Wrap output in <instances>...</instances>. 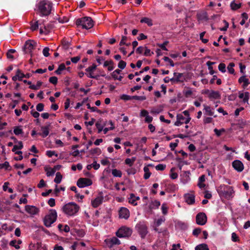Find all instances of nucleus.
<instances>
[{
  "label": "nucleus",
  "instance_id": "f257e3e1",
  "mask_svg": "<svg viewBox=\"0 0 250 250\" xmlns=\"http://www.w3.org/2000/svg\"><path fill=\"white\" fill-rule=\"evenodd\" d=\"M79 210L80 207L74 202L66 203L62 208V212L68 217L76 215Z\"/></svg>",
  "mask_w": 250,
  "mask_h": 250
},
{
  "label": "nucleus",
  "instance_id": "f03ea898",
  "mask_svg": "<svg viewBox=\"0 0 250 250\" xmlns=\"http://www.w3.org/2000/svg\"><path fill=\"white\" fill-rule=\"evenodd\" d=\"M52 4L47 0H42L38 4V10L40 12L42 16H47L51 13Z\"/></svg>",
  "mask_w": 250,
  "mask_h": 250
},
{
  "label": "nucleus",
  "instance_id": "7ed1b4c3",
  "mask_svg": "<svg viewBox=\"0 0 250 250\" xmlns=\"http://www.w3.org/2000/svg\"><path fill=\"white\" fill-rule=\"evenodd\" d=\"M76 24L77 26H81L83 28L86 29L91 28L94 25L92 19L87 17L77 19Z\"/></svg>",
  "mask_w": 250,
  "mask_h": 250
},
{
  "label": "nucleus",
  "instance_id": "20e7f679",
  "mask_svg": "<svg viewBox=\"0 0 250 250\" xmlns=\"http://www.w3.org/2000/svg\"><path fill=\"white\" fill-rule=\"evenodd\" d=\"M57 213L55 210L51 209L49 212L47 214L44 219V224L46 227H50L56 220Z\"/></svg>",
  "mask_w": 250,
  "mask_h": 250
},
{
  "label": "nucleus",
  "instance_id": "39448f33",
  "mask_svg": "<svg viewBox=\"0 0 250 250\" xmlns=\"http://www.w3.org/2000/svg\"><path fill=\"white\" fill-rule=\"evenodd\" d=\"M132 234V230L124 226L120 228L116 232L117 237L119 238L128 237Z\"/></svg>",
  "mask_w": 250,
  "mask_h": 250
},
{
  "label": "nucleus",
  "instance_id": "423d86ee",
  "mask_svg": "<svg viewBox=\"0 0 250 250\" xmlns=\"http://www.w3.org/2000/svg\"><path fill=\"white\" fill-rule=\"evenodd\" d=\"M136 228L141 238H144L148 233L147 227L146 225L143 223H139L137 224Z\"/></svg>",
  "mask_w": 250,
  "mask_h": 250
},
{
  "label": "nucleus",
  "instance_id": "0eeeda50",
  "mask_svg": "<svg viewBox=\"0 0 250 250\" xmlns=\"http://www.w3.org/2000/svg\"><path fill=\"white\" fill-rule=\"evenodd\" d=\"M176 118L177 120L175 122L174 125L177 126H180L184 123L187 124L190 122L191 120V118L190 117L186 118L181 114H177Z\"/></svg>",
  "mask_w": 250,
  "mask_h": 250
},
{
  "label": "nucleus",
  "instance_id": "6e6552de",
  "mask_svg": "<svg viewBox=\"0 0 250 250\" xmlns=\"http://www.w3.org/2000/svg\"><path fill=\"white\" fill-rule=\"evenodd\" d=\"M96 68L97 65L95 64H93L91 66H89L85 69L86 75L88 78L97 79L99 75H95L94 73V71L96 70Z\"/></svg>",
  "mask_w": 250,
  "mask_h": 250
},
{
  "label": "nucleus",
  "instance_id": "1a4fd4ad",
  "mask_svg": "<svg viewBox=\"0 0 250 250\" xmlns=\"http://www.w3.org/2000/svg\"><path fill=\"white\" fill-rule=\"evenodd\" d=\"M104 200V195L102 192L98 194V195L93 200L91 201V206L96 208L101 205Z\"/></svg>",
  "mask_w": 250,
  "mask_h": 250
},
{
  "label": "nucleus",
  "instance_id": "9d476101",
  "mask_svg": "<svg viewBox=\"0 0 250 250\" xmlns=\"http://www.w3.org/2000/svg\"><path fill=\"white\" fill-rule=\"evenodd\" d=\"M207 221V217L205 213L200 212L196 216V223L201 226L206 224Z\"/></svg>",
  "mask_w": 250,
  "mask_h": 250
},
{
  "label": "nucleus",
  "instance_id": "9b49d317",
  "mask_svg": "<svg viewBox=\"0 0 250 250\" xmlns=\"http://www.w3.org/2000/svg\"><path fill=\"white\" fill-rule=\"evenodd\" d=\"M130 216L129 210L125 207H121L119 210V217L121 219L127 220Z\"/></svg>",
  "mask_w": 250,
  "mask_h": 250
},
{
  "label": "nucleus",
  "instance_id": "f8f14e48",
  "mask_svg": "<svg viewBox=\"0 0 250 250\" xmlns=\"http://www.w3.org/2000/svg\"><path fill=\"white\" fill-rule=\"evenodd\" d=\"M92 184V181L88 178H80L77 183V186L80 188L90 186Z\"/></svg>",
  "mask_w": 250,
  "mask_h": 250
},
{
  "label": "nucleus",
  "instance_id": "ddd939ff",
  "mask_svg": "<svg viewBox=\"0 0 250 250\" xmlns=\"http://www.w3.org/2000/svg\"><path fill=\"white\" fill-rule=\"evenodd\" d=\"M52 27L49 24H45L43 20V23L40 25V33L42 35H47L51 30Z\"/></svg>",
  "mask_w": 250,
  "mask_h": 250
},
{
  "label": "nucleus",
  "instance_id": "4468645a",
  "mask_svg": "<svg viewBox=\"0 0 250 250\" xmlns=\"http://www.w3.org/2000/svg\"><path fill=\"white\" fill-rule=\"evenodd\" d=\"M190 173L189 171H184V172L181 175L180 180L183 184L185 185L190 181Z\"/></svg>",
  "mask_w": 250,
  "mask_h": 250
},
{
  "label": "nucleus",
  "instance_id": "2eb2a0df",
  "mask_svg": "<svg viewBox=\"0 0 250 250\" xmlns=\"http://www.w3.org/2000/svg\"><path fill=\"white\" fill-rule=\"evenodd\" d=\"M105 242L108 246L110 248L112 247L114 245H118L121 244L120 241L116 237L107 239L105 240Z\"/></svg>",
  "mask_w": 250,
  "mask_h": 250
},
{
  "label": "nucleus",
  "instance_id": "dca6fc26",
  "mask_svg": "<svg viewBox=\"0 0 250 250\" xmlns=\"http://www.w3.org/2000/svg\"><path fill=\"white\" fill-rule=\"evenodd\" d=\"M25 211L29 214L34 215L37 214L39 211V209L34 206L26 205L25 207Z\"/></svg>",
  "mask_w": 250,
  "mask_h": 250
},
{
  "label": "nucleus",
  "instance_id": "f3484780",
  "mask_svg": "<svg viewBox=\"0 0 250 250\" xmlns=\"http://www.w3.org/2000/svg\"><path fill=\"white\" fill-rule=\"evenodd\" d=\"M184 198L186 202L188 205H192L195 203V196L193 194H186Z\"/></svg>",
  "mask_w": 250,
  "mask_h": 250
},
{
  "label": "nucleus",
  "instance_id": "a211bd4d",
  "mask_svg": "<svg viewBox=\"0 0 250 250\" xmlns=\"http://www.w3.org/2000/svg\"><path fill=\"white\" fill-rule=\"evenodd\" d=\"M140 116L145 117V121L146 123H150L152 121V117L149 116L148 115V112L145 109L141 111Z\"/></svg>",
  "mask_w": 250,
  "mask_h": 250
},
{
  "label": "nucleus",
  "instance_id": "6ab92c4d",
  "mask_svg": "<svg viewBox=\"0 0 250 250\" xmlns=\"http://www.w3.org/2000/svg\"><path fill=\"white\" fill-rule=\"evenodd\" d=\"M43 23V20H40L38 21H31L30 25V29L32 31H36L38 29H40V25H42V24Z\"/></svg>",
  "mask_w": 250,
  "mask_h": 250
},
{
  "label": "nucleus",
  "instance_id": "aec40b11",
  "mask_svg": "<svg viewBox=\"0 0 250 250\" xmlns=\"http://www.w3.org/2000/svg\"><path fill=\"white\" fill-rule=\"evenodd\" d=\"M140 197L139 196H135L134 194L131 193L129 195V197H128V203L133 206H137V201L140 200Z\"/></svg>",
  "mask_w": 250,
  "mask_h": 250
},
{
  "label": "nucleus",
  "instance_id": "412c9836",
  "mask_svg": "<svg viewBox=\"0 0 250 250\" xmlns=\"http://www.w3.org/2000/svg\"><path fill=\"white\" fill-rule=\"evenodd\" d=\"M171 81L176 82H183L185 80L184 75L183 73H174V78L171 79Z\"/></svg>",
  "mask_w": 250,
  "mask_h": 250
},
{
  "label": "nucleus",
  "instance_id": "4be33fe9",
  "mask_svg": "<svg viewBox=\"0 0 250 250\" xmlns=\"http://www.w3.org/2000/svg\"><path fill=\"white\" fill-rule=\"evenodd\" d=\"M36 46V42L31 40H28L25 42L24 44L25 49L28 51L30 52L34 49Z\"/></svg>",
  "mask_w": 250,
  "mask_h": 250
},
{
  "label": "nucleus",
  "instance_id": "5701e85b",
  "mask_svg": "<svg viewBox=\"0 0 250 250\" xmlns=\"http://www.w3.org/2000/svg\"><path fill=\"white\" fill-rule=\"evenodd\" d=\"M160 205L161 203L160 201L155 200L154 201H152L150 203L148 206V208L150 210L157 209L159 208Z\"/></svg>",
  "mask_w": 250,
  "mask_h": 250
},
{
  "label": "nucleus",
  "instance_id": "b1692460",
  "mask_svg": "<svg viewBox=\"0 0 250 250\" xmlns=\"http://www.w3.org/2000/svg\"><path fill=\"white\" fill-rule=\"evenodd\" d=\"M23 147L22 143L21 141L18 142V144L14 145L12 149V151L15 152L17 154H22L21 151H16L17 149H21Z\"/></svg>",
  "mask_w": 250,
  "mask_h": 250
},
{
  "label": "nucleus",
  "instance_id": "393cba45",
  "mask_svg": "<svg viewBox=\"0 0 250 250\" xmlns=\"http://www.w3.org/2000/svg\"><path fill=\"white\" fill-rule=\"evenodd\" d=\"M208 95L209 98L213 99H219L220 97L219 92L216 91H208Z\"/></svg>",
  "mask_w": 250,
  "mask_h": 250
},
{
  "label": "nucleus",
  "instance_id": "a878e982",
  "mask_svg": "<svg viewBox=\"0 0 250 250\" xmlns=\"http://www.w3.org/2000/svg\"><path fill=\"white\" fill-rule=\"evenodd\" d=\"M41 130L42 131V133H38L39 135L42 136L43 138H45L48 135L49 133L48 126H42L41 127Z\"/></svg>",
  "mask_w": 250,
  "mask_h": 250
},
{
  "label": "nucleus",
  "instance_id": "bb28decb",
  "mask_svg": "<svg viewBox=\"0 0 250 250\" xmlns=\"http://www.w3.org/2000/svg\"><path fill=\"white\" fill-rule=\"evenodd\" d=\"M238 82L240 83H243V84L242 85L243 87L247 86L250 83L249 79L246 78L245 76H241L239 79Z\"/></svg>",
  "mask_w": 250,
  "mask_h": 250
},
{
  "label": "nucleus",
  "instance_id": "cd10ccee",
  "mask_svg": "<svg viewBox=\"0 0 250 250\" xmlns=\"http://www.w3.org/2000/svg\"><path fill=\"white\" fill-rule=\"evenodd\" d=\"M205 181V176L204 175H201L198 179V186L201 189L205 188L206 185L204 184Z\"/></svg>",
  "mask_w": 250,
  "mask_h": 250
},
{
  "label": "nucleus",
  "instance_id": "c85d7f7f",
  "mask_svg": "<svg viewBox=\"0 0 250 250\" xmlns=\"http://www.w3.org/2000/svg\"><path fill=\"white\" fill-rule=\"evenodd\" d=\"M249 93L246 92L244 93H241L239 95V98L243 100L244 103H248L249 99Z\"/></svg>",
  "mask_w": 250,
  "mask_h": 250
},
{
  "label": "nucleus",
  "instance_id": "c756f323",
  "mask_svg": "<svg viewBox=\"0 0 250 250\" xmlns=\"http://www.w3.org/2000/svg\"><path fill=\"white\" fill-rule=\"evenodd\" d=\"M244 169V165L239 160H235V170L238 172H241Z\"/></svg>",
  "mask_w": 250,
  "mask_h": 250
},
{
  "label": "nucleus",
  "instance_id": "7c9ffc66",
  "mask_svg": "<svg viewBox=\"0 0 250 250\" xmlns=\"http://www.w3.org/2000/svg\"><path fill=\"white\" fill-rule=\"evenodd\" d=\"M204 108L206 114L209 116H214V117H216V115H214V112L213 109L209 106L204 105Z\"/></svg>",
  "mask_w": 250,
  "mask_h": 250
},
{
  "label": "nucleus",
  "instance_id": "2f4dec72",
  "mask_svg": "<svg viewBox=\"0 0 250 250\" xmlns=\"http://www.w3.org/2000/svg\"><path fill=\"white\" fill-rule=\"evenodd\" d=\"M104 66L107 67L108 70L111 71L114 69L113 62L112 61H105L104 63Z\"/></svg>",
  "mask_w": 250,
  "mask_h": 250
},
{
  "label": "nucleus",
  "instance_id": "473e14b6",
  "mask_svg": "<svg viewBox=\"0 0 250 250\" xmlns=\"http://www.w3.org/2000/svg\"><path fill=\"white\" fill-rule=\"evenodd\" d=\"M183 94L186 97H189L192 95L193 91L191 88L185 87L183 90Z\"/></svg>",
  "mask_w": 250,
  "mask_h": 250
},
{
  "label": "nucleus",
  "instance_id": "72a5a7b5",
  "mask_svg": "<svg viewBox=\"0 0 250 250\" xmlns=\"http://www.w3.org/2000/svg\"><path fill=\"white\" fill-rule=\"evenodd\" d=\"M176 161L178 162V167L179 168L180 170L182 169V167L184 165H188V163L181 158H176Z\"/></svg>",
  "mask_w": 250,
  "mask_h": 250
},
{
  "label": "nucleus",
  "instance_id": "f704fd0d",
  "mask_svg": "<svg viewBox=\"0 0 250 250\" xmlns=\"http://www.w3.org/2000/svg\"><path fill=\"white\" fill-rule=\"evenodd\" d=\"M140 22L141 23H145L149 26H151L153 25L152 20L147 17H144L142 18Z\"/></svg>",
  "mask_w": 250,
  "mask_h": 250
},
{
  "label": "nucleus",
  "instance_id": "c9c22d12",
  "mask_svg": "<svg viewBox=\"0 0 250 250\" xmlns=\"http://www.w3.org/2000/svg\"><path fill=\"white\" fill-rule=\"evenodd\" d=\"M28 84H30V85L29 86L30 88L33 90H38L40 88L41 86L42 85V82L38 81L37 82L36 84H31V83L29 82Z\"/></svg>",
  "mask_w": 250,
  "mask_h": 250
},
{
  "label": "nucleus",
  "instance_id": "e433bc0d",
  "mask_svg": "<svg viewBox=\"0 0 250 250\" xmlns=\"http://www.w3.org/2000/svg\"><path fill=\"white\" fill-rule=\"evenodd\" d=\"M195 250H209L208 245L206 244H201L197 245L195 248Z\"/></svg>",
  "mask_w": 250,
  "mask_h": 250
},
{
  "label": "nucleus",
  "instance_id": "4c0bfd02",
  "mask_svg": "<svg viewBox=\"0 0 250 250\" xmlns=\"http://www.w3.org/2000/svg\"><path fill=\"white\" fill-rule=\"evenodd\" d=\"M136 158L135 157H133L132 158H126L125 160V163L126 165H128L130 167H131L134 162L136 161Z\"/></svg>",
  "mask_w": 250,
  "mask_h": 250
},
{
  "label": "nucleus",
  "instance_id": "58836bf2",
  "mask_svg": "<svg viewBox=\"0 0 250 250\" xmlns=\"http://www.w3.org/2000/svg\"><path fill=\"white\" fill-rule=\"evenodd\" d=\"M112 175L116 177H121L122 176V171L117 169H113L112 170Z\"/></svg>",
  "mask_w": 250,
  "mask_h": 250
},
{
  "label": "nucleus",
  "instance_id": "ea45409f",
  "mask_svg": "<svg viewBox=\"0 0 250 250\" xmlns=\"http://www.w3.org/2000/svg\"><path fill=\"white\" fill-rule=\"evenodd\" d=\"M65 69V65L64 63L61 64L58 68L55 71V73L57 74L60 75L62 73V70Z\"/></svg>",
  "mask_w": 250,
  "mask_h": 250
},
{
  "label": "nucleus",
  "instance_id": "a19ab883",
  "mask_svg": "<svg viewBox=\"0 0 250 250\" xmlns=\"http://www.w3.org/2000/svg\"><path fill=\"white\" fill-rule=\"evenodd\" d=\"M14 133L16 135H19L23 133V131L21 126H16L14 129Z\"/></svg>",
  "mask_w": 250,
  "mask_h": 250
},
{
  "label": "nucleus",
  "instance_id": "79ce46f5",
  "mask_svg": "<svg viewBox=\"0 0 250 250\" xmlns=\"http://www.w3.org/2000/svg\"><path fill=\"white\" fill-rule=\"evenodd\" d=\"M62 179V175L60 172H57L56 174V177L54 179V182L57 184H59L61 182Z\"/></svg>",
  "mask_w": 250,
  "mask_h": 250
},
{
  "label": "nucleus",
  "instance_id": "37998d69",
  "mask_svg": "<svg viewBox=\"0 0 250 250\" xmlns=\"http://www.w3.org/2000/svg\"><path fill=\"white\" fill-rule=\"evenodd\" d=\"M45 170L46 172V175L48 177L54 175L56 172L54 168H45Z\"/></svg>",
  "mask_w": 250,
  "mask_h": 250
},
{
  "label": "nucleus",
  "instance_id": "c03bdc74",
  "mask_svg": "<svg viewBox=\"0 0 250 250\" xmlns=\"http://www.w3.org/2000/svg\"><path fill=\"white\" fill-rule=\"evenodd\" d=\"M234 66V64L233 62L230 63L227 67V69L228 72L230 74H233L234 72V70L233 69V67Z\"/></svg>",
  "mask_w": 250,
  "mask_h": 250
},
{
  "label": "nucleus",
  "instance_id": "a18cd8bd",
  "mask_svg": "<svg viewBox=\"0 0 250 250\" xmlns=\"http://www.w3.org/2000/svg\"><path fill=\"white\" fill-rule=\"evenodd\" d=\"M110 126L109 127H105L103 129L104 134H106L109 130H113L114 128V125L112 121L109 122Z\"/></svg>",
  "mask_w": 250,
  "mask_h": 250
},
{
  "label": "nucleus",
  "instance_id": "49530a36",
  "mask_svg": "<svg viewBox=\"0 0 250 250\" xmlns=\"http://www.w3.org/2000/svg\"><path fill=\"white\" fill-rule=\"evenodd\" d=\"M174 170H175L174 168H172L170 169V177L172 179H177L178 177V174L176 172H174Z\"/></svg>",
  "mask_w": 250,
  "mask_h": 250
},
{
  "label": "nucleus",
  "instance_id": "de8ad7c7",
  "mask_svg": "<svg viewBox=\"0 0 250 250\" xmlns=\"http://www.w3.org/2000/svg\"><path fill=\"white\" fill-rule=\"evenodd\" d=\"M90 152L92 154H97L98 155H100L101 153V150L98 147H96L91 149Z\"/></svg>",
  "mask_w": 250,
  "mask_h": 250
},
{
  "label": "nucleus",
  "instance_id": "09e8293b",
  "mask_svg": "<svg viewBox=\"0 0 250 250\" xmlns=\"http://www.w3.org/2000/svg\"><path fill=\"white\" fill-rule=\"evenodd\" d=\"M162 211L163 214L166 215L167 213L168 208L166 203H163L161 207Z\"/></svg>",
  "mask_w": 250,
  "mask_h": 250
},
{
  "label": "nucleus",
  "instance_id": "8fccbe9b",
  "mask_svg": "<svg viewBox=\"0 0 250 250\" xmlns=\"http://www.w3.org/2000/svg\"><path fill=\"white\" fill-rule=\"evenodd\" d=\"M165 221V218L163 217L159 218L155 222V225L156 227H159L163 222Z\"/></svg>",
  "mask_w": 250,
  "mask_h": 250
},
{
  "label": "nucleus",
  "instance_id": "3c124183",
  "mask_svg": "<svg viewBox=\"0 0 250 250\" xmlns=\"http://www.w3.org/2000/svg\"><path fill=\"white\" fill-rule=\"evenodd\" d=\"M153 54V52H151L149 49H148L147 47L145 46L144 55L145 56H151Z\"/></svg>",
  "mask_w": 250,
  "mask_h": 250
},
{
  "label": "nucleus",
  "instance_id": "603ef678",
  "mask_svg": "<svg viewBox=\"0 0 250 250\" xmlns=\"http://www.w3.org/2000/svg\"><path fill=\"white\" fill-rule=\"evenodd\" d=\"M9 244L11 246L14 247L17 250H19L20 248V246H19V245H17V240H12L10 242Z\"/></svg>",
  "mask_w": 250,
  "mask_h": 250
},
{
  "label": "nucleus",
  "instance_id": "864d4df0",
  "mask_svg": "<svg viewBox=\"0 0 250 250\" xmlns=\"http://www.w3.org/2000/svg\"><path fill=\"white\" fill-rule=\"evenodd\" d=\"M225 131V130L224 128H222L219 130L217 129V128H215L214 129V132L218 137L220 136L222 134V133L224 132Z\"/></svg>",
  "mask_w": 250,
  "mask_h": 250
},
{
  "label": "nucleus",
  "instance_id": "5fc2aeb1",
  "mask_svg": "<svg viewBox=\"0 0 250 250\" xmlns=\"http://www.w3.org/2000/svg\"><path fill=\"white\" fill-rule=\"evenodd\" d=\"M242 17L243 19L240 23L241 25H243L245 23L246 20H247L248 19V16L246 13H243L242 14Z\"/></svg>",
  "mask_w": 250,
  "mask_h": 250
},
{
  "label": "nucleus",
  "instance_id": "6e6d98bb",
  "mask_svg": "<svg viewBox=\"0 0 250 250\" xmlns=\"http://www.w3.org/2000/svg\"><path fill=\"white\" fill-rule=\"evenodd\" d=\"M46 154L49 157H51L53 155H55L56 157H58V154L56 153L55 151L52 150H47L46 152Z\"/></svg>",
  "mask_w": 250,
  "mask_h": 250
},
{
  "label": "nucleus",
  "instance_id": "4d7b16f0",
  "mask_svg": "<svg viewBox=\"0 0 250 250\" xmlns=\"http://www.w3.org/2000/svg\"><path fill=\"white\" fill-rule=\"evenodd\" d=\"M17 76H18V80H21L24 77H26L25 75L23 74L20 70H18L17 71Z\"/></svg>",
  "mask_w": 250,
  "mask_h": 250
},
{
  "label": "nucleus",
  "instance_id": "13d9d810",
  "mask_svg": "<svg viewBox=\"0 0 250 250\" xmlns=\"http://www.w3.org/2000/svg\"><path fill=\"white\" fill-rule=\"evenodd\" d=\"M121 99L125 101L133 100L132 96L125 94L122 95L121 97Z\"/></svg>",
  "mask_w": 250,
  "mask_h": 250
},
{
  "label": "nucleus",
  "instance_id": "bf43d9fd",
  "mask_svg": "<svg viewBox=\"0 0 250 250\" xmlns=\"http://www.w3.org/2000/svg\"><path fill=\"white\" fill-rule=\"evenodd\" d=\"M166 167V166L163 164H159L155 167V168L157 170H164Z\"/></svg>",
  "mask_w": 250,
  "mask_h": 250
},
{
  "label": "nucleus",
  "instance_id": "052dcab7",
  "mask_svg": "<svg viewBox=\"0 0 250 250\" xmlns=\"http://www.w3.org/2000/svg\"><path fill=\"white\" fill-rule=\"evenodd\" d=\"M163 59L165 62H168L171 66L173 67L174 66V63L172 61V60L169 59L168 57H164Z\"/></svg>",
  "mask_w": 250,
  "mask_h": 250
},
{
  "label": "nucleus",
  "instance_id": "680f3d73",
  "mask_svg": "<svg viewBox=\"0 0 250 250\" xmlns=\"http://www.w3.org/2000/svg\"><path fill=\"white\" fill-rule=\"evenodd\" d=\"M237 125L240 127L243 128L246 125V122L243 120H239L237 121Z\"/></svg>",
  "mask_w": 250,
  "mask_h": 250
},
{
  "label": "nucleus",
  "instance_id": "e2e57ef3",
  "mask_svg": "<svg viewBox=\"0 0 250 250\" xmlns=\"http://www.w3.org/2000/svg\"><path fill=\"white\" fill-rule=\"evenodd\" d=\"M218 69L222 72H226V65L223 63H221L218 66Z\"/></svg>",
  "mask_w": 250,
  "mask_h": 250
},
{
  "label": "nucleus",
  "instance_id": "0e129e2a",
  "mask_svg": "<svg viewBox=\"0 0 250 250\" xmlns=\"http://www.w3.org/2000/svg\"><path fill=\"white\" fill-rule=\"evenodd\" d=\"M49 48L47 47H46L43 48L42 50V53L45 57H48L50 55L49 51Z\"/></svg>",
  "mask_w": 250,
  "mask_h": 250
},
{
  "label": "nucleus",
  "instance_id": "69168bd1",
  "mask_svg": "<svg viewBox=\"0 0 250 250\" xmlns=\"http://www.w3.org/2000/svg\"><path fill=\"white\" fill-rule=\"evenodd\" d=\"M101 163L103 166H109L110 164L109 161L107 158H105L101 160Z\"/></svg>",
  "mask_w": 250,
  "mask_h": 250
},
{
  "label": "nucleus",
  "instance_id": "338daca9",
  "mask_svg": "<svg viewBox=\"0 0 250 250\" xmlns=\"http://www.w3.org/2000/svg\"><path fill=\"white\" fill-rule=\"evenodd\" d=\"M126 172L128 175L134 174L136 172V170L135 168L131 167L127 169Z\"/></svg>",
  "mask_w": 250,
  "mask_h": 250
},
{
  "label": "nucleus",
  "instance_id": "774afa93",
  "mask_svg": "<svg viewBox=\"0 0 250 250\" xmlns=\"http://www.w3.org/2000/svg\"><path fill=\"white\" fill-rule=\"evenodd\" d=\"M126 66V62L123 61H120L118 63V67L123 69H124Z\"/></svg>",
  "mask_w": 250,
  "mask_h": 250
}]
</instances>
